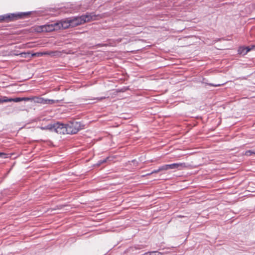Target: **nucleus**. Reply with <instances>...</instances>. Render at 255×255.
Wrapping results in <instances>:
<instances>
[{
	"label": "nucleus",
	"instance_id": "nucleus-4",
	"mask_svg": "<svg viewBox=\"0 0 255 255\" xmlns=\"http://www.w3.org/2000/svg\"><path fill=\"white\" fill-rule=\"evenodd\" d=\"M54 131L59 134H67L66 124L59 122L54 124Z\"/></svg>",
	"mask_w": 255,
	"mask_h": 255
},
{
	"label": "nucleus",
	"instance_id": "nucleus-22",
	"mask_svg": "<svg viewBox=\"0 0 255 255\" xmlns=\"http://www.w3.org/2000/svg\"><path fill=\"white\" fill-rule=\"evenodd\" d=\"M57 102H58V101H57L56 102H55V101H54V100H50V99H49V103H50V104H54V103H56Z\"/></svg>",
	"mask_w": 255,
	"mask_h": 255
},
{
	"label": "nucleus",
	"instance_id": "nucleus-12",
	"mask_svg": "<svg viewBox=\"0 0 255 255\" xmlns=\"http://www.w3.org/2000/svg\"><path fill=\"white\" fill-rule=\"evenodd\" d=\"M35 102L37 103L43 104L44 103V98L41 97H35L33 98Z\"/></svg>",
	"mask_w": 255,
	"mask_h": 255
},
{
	"label": "nucleus",
	"instance_id": "nucleus-6",
	"mask_svg": "<svg viewBox=\"0 0 255 255\" xmlns=\"http://www.w3.org/2000/svg\"><path fill=\"white\" fill-rule=\"evenodd\" d=\"M70 22H71L69 18L65 20H63L59 22H58V29H66L70 27H71Z\"/></svg>",
	"mask_w": 255,
	"mask_h": 255
},
{
	"label": "nucleus",
	"instance_id": "nucleus-18",
	"mask_svg": "<svg viewBox=\"0 0 255 255\" xmlns=\"http://www.w3.org/2000/svg\"><path fill=\"white\" fill-rule=\"evenodd\" d=\"M159 172H160V170H159V168H158L157 169L153 170L150 173L148 174V175H150L153 173H156Z\"/></svg>",
	"mask_w": 255,
	"mask_h": 255
},
{
	"label": "nucleus",
	"instance_id": "nucleus-2",
	"mask_svg": "<svg viewBox=\"0 0 255 255\" xmlns=\"http://www.w3.org/2000/svg\"><path fill=\"white\" fill-rule=\"evenodd\" d=\"M30 12H20L18 13H9L0 15V22H8L17 20L29 15Z\"/></svg>",
	"mask_w": 255,
	"mask_h": 255
},
{
	"label": "nucleus",
	"instance_id": "nucleus-1",
	"mask_svg": "<svg viewBox=\"0 0 255 255\" xmlns=\"http://www.w3.org/2000/svg\"><path fill=\"white\" fill-rule=\"evenodd\" d=\"M72 27L82 24L86 22L96 19V15L93 13H87L81 16L69 18Z\"/></svg>",
	"mask_w": 255,
	"mask_h": 255
},
{
	"label": "nucleus",
	"instance_id": "nucleus-10",
	"mask_svg": "<svg viewBox=\"0 0 255 255\" xmlns=\"http://www.w3.org/2000/svg\"><path fill=\"white\" fill-rule=\"evenodd\" d=\"M11 102V98H9L6 96L2 97L0 98V103L10 102Z\"/></svg>",
	"mask_w": 255,
	"mask_h": 255
},
{
	"label": "nucleus",
	"instance_id": "nucleus-23",
	"mask_svg": "<svg viewBox=\"0 0 255 255\" xmlns=\"http://www.w3.org/2000/svg\"><path fill=\"white\" fill-rule=\"evenodd\" d=\"M20 55L22 57H23V55H26V53L22 52V53H20Z\"/></svg>",
	"mask_w": 255,
	"mask_h": 255
},
{
	"label": "nucleus",
	"instance_id": "nucleus-17",
	"mask_svg": "<svg viewBox=\"0 0 255 255\" xmlns=\"http://www.w3.org/2000/svg\"><path fill=\"white\" fill-rule=\"evenodd\" d=\"M252 49V48H249V47H246L243 48V50H246L245 52L244 53V54H246L249 51H250Z\"/></svg>",
	"mask_w": 255,
	"mask_h": 255
},
{
	"label": "nucleus",
	"instance_id": "nucleus-13",
	"mask_svg": "<svg viewBox=\"0 0 255 255\" xmlns=\"http://www.w3.org/2000/svg\"><path fill=\"white\" fill-rule=\"evenodd\" d=\"M110 158V157H107L105 159H101L98 161L97 164L98 165H100L104 163L107 162L108 160H109V159Z\"/></svg>",
	"mask_w": 255,
	"mask_h": 255
},
{
	"label": "nucleus",
	"instance_id": "nucleus-14",
	"mask_svg": "<svg viewBox=\"0 0 255 255\" xmlns=\"http://www.w3.org/2000/svg\"><path fill=\"white\" fill-rule=\"evenodd\" d=\"M160 171L168 170L167 164H165L159 167Z\"/></svg>",
	"mask_w": 255,
	"mask_h": 255
},
{
	"label": "nucleus",
	"instance_id": "nucleus-3",
	"mask_svg": "<svg viewBox=\"0 0 255 255\" xmlns=\"http://www.w3.org/2000/svg\"><path fill=\"white\" fill-rule=\"evenodd\" d=\"M67 134H75L81 129V124L77 121H70L66 124Z\"/></svg>",
	"mask_w": 255,
	"mask_h": 255
},
{
	"label": "nucleus",
	"instance_id": "nucleus-20",
	"mask_svg": "<svg viewBox=\"0 0 255 255\" xmlns=\"http://www.w3.org/2000/svg\"><path fill=\"white\" fill-rule=\"evenodd\" d=\"M246 50H243V48H242V51H241V48H240L239 49V52L241 53V54H244V53L245 52Z\"/></svg>",
	"mask_w": 255,
	"mask_h": 255
},
{
	"label": "nucleus",
	"instance_id": "nucleus-9",
	"mask_svg": "<svg viewBox=\"0 0 255 255\" xmlns=\"http://www.w3.org/2000/svg\"><path fill=\"white\" fill-rule=\"evenodd\" d=\"M31 100V98L28 97H17L15 98H11V102H19L21 101H28Z\"/></svg>",
	"mask_w": 255,
	"mask_h": 255
},
{
	"label": "nucleus",
	"instance_id": "nucleus-15",
	"mask_svg": "<svg viewBox=\"0 0 255 255\" xmlns=\"http://www.w3.org/2000/svg\"><path fill=\"white\" fill-rule=\"evenodd\" d=\"M205 84L208 85H209L210 86L215 87H219V86H223L224 85V84H214L212 83H206Z\"/></svg>",
	"mask_w": 255,
	"mask_h": 255
},
{
	"label": "nucleus",
	"instance_id": "nucleus-7",
	"mask_svg": "<svg viewBox=\"0 0 255 255\" xmlns=\"http://www.w3.org/2000/svg\"><path fill=\"white\" fill-rule=\"evenodd\" d=\"M56 51H45V52H37L33 53L32 56L41 57L44 55H50L51 56H54L56 55Z\"/></svg>",
	"mask_w": 255,
	"mask_h": 255
},
{
	"label": "nucleus",
	"instance_id": "nucleus-21",
	"mask_svg": "<svg viewBox=\"0 0 255 255\" xmlns=\"http://www.w3.org/2000/svg\"><path fill=\"white\" fill-rule=\"evenodd\" d=\"M104 99H105V97H100V98H96L95 99H96L98 101H101V100H103Z\"/></svg>",
	"mask_w": 255,
	"mask_h": 255
},
{
	"label": "nucleus",
	"instance_id": "nucleus-19",
	"mask_svg": "<svg viewBox=\"0 0 255 255\" xmlns=\"http://www.w3.org/2000/svg\"><path fill=\"white\" fill-rule=\"evenodd\" d=\"M43 102H44V103H43V104H50L49 99H44Z\"/></svg>",
	"mask_w": 255,
	"mask_h": 255
},
{
	"label": "nucleus",
	"instance_id": "nucleus-11",
	"mask_svg": "<svg viewBox=\"0 0 255 255\" xmlns=\"http://www.w3.org/2000/svg\"><path fill=\"white\" fill-rule=\"evenodd\" d=\"M42 129H49L52 131H54V124H48L45 127H42Z\"/></svg>",
	"mask_w": 255,
	"mask_h": 255
},
{
	"label": "nucleus",
	"instance_id": "nucleus-8",
	"mask_svg": "<svg viewBox=\"0 0 255 255\" xmlns=\"http://www.w3.org/2000/svg\"><path fill=\"white\" fill-rule=\"evenodd\" d=\"M168 170L169 169H181L183 167H185V164L184 163H174L171 164H167Z\"/></svg>",
	"mask_w": 255,
	"mask_h": 255
},
{
	"label": "nucleus",
	"instance_id": "nucleus-16",
	"mask_svg": "<svg viewBox=\"0 0 255 255\" xmlns=\"http://www.w3.org/2000/svg\"><path fill=\"white\" fill-rule=\"evenodd\" d=\"M253 154H255V150L253 151L251 150H248L246 152V155L247 156H251Z\"/></svg>",
	"mask_w": 255,
	"mask_h": 255
},
{
	"label": "nucleus",
	"instance_id": "nucleus-5",
	"mask_svg": "<svg viewBox=\"0 0 255 255\" xmlns=\"http://www.w3.org/2000/svg\"><path fill=\"white\" fill-rule=\"evenodd\" d=\"M42 31L50 32L54 30H57L58 29V22L46 24L41 26Z\"/></svg>",
	"mask_w": 255,
	"mask_h": 255
},
{
	"label": "nucleus",
	"instance_id": "nucleus-24",
	"mask_svg": "<svg viewBox=\"0 0 255 255\" xmlns=\"http://www.w3.org/2000/svg\"><path fill=\"white\" fill-rule=\"evenodd\" d=\"M4 155H5V154L3 153L0 152V157H1V156L2 157Z\"/></svg>",
	"mask_w": 255,
	"mask_h": 255
}]
</instances>
